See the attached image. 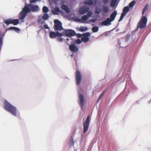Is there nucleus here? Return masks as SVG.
<instances>
[{"label": "nucleus", "instance_id": "nucleus-46", "mask_svg": "<svg viewBox=\"0 0 151 151\" xmlns=\"http://www.w3.org/2000/svg\"><path fill=\"white\" fill-rule=\"evenodd\" d=\"M82 36V35L81 34H79L78 35V37H81Z\"/></svg>", "mask_w": 151, "mask_h": 151}, {"label": "nucleus", "instance_id": "nucleus-47", "mask_svg": "<svg viewBox=\"0 0 151 151\" xmlns=\"http://www.w3.org/2000/svg\"><path fill=\"white\" fill-rule=\"evenodd\" d=\"M0 45H2V40H1V39H0Z\"/></svg>", "mask_w": 151, "mask_h": 151}, {"label": "nucleus", "instance_id": "nucleus-8", "mask_svg": "<svg viewBox=\"0 0 151 151\" xmlns=\"http://www.w3.org/2000/svg\"><path fill=\"white\" fill-rule=\"evenodd\" d=\"M63 33L66 36L69 37L74 36L76 35L75 32L74 30L70 29L65 30Z\"/></svg>", "mask_w": 151, "mask_h": 151}, {"label": "nucleus", "instance_id": "nucleus-20", "mask_svg": "<svg viewBox=\"0 0 151 151\" xmlns=\"http://www.w3.org/2000/svg\"><path fill=\"white\" fill-rule=\"evenodd\" d=\"M84 4L88 5H91L93 4V1L92 0H87L84 1Z\"/></svg>", "mask_w": 151, "mask_h": 151}, {"label": "nucleus", "instance_id": "nucleus-5", "mask_svg": "<svg viewBox=\"0 0 151 151\" xmlns=\"http://www.w3.org/2000/svg\"><path fill=\"white\" fill-rule=\"evenodd\" d=\"M25 6L28 7L29 10V12H36L38 11L39 10V7L37 5L34 6L30 4H27L26 3L25 4Z\"/></svg>", "mask_w": 151, "mask_h": 151}, {"label": "nucleus", "instance_id": "nucleus-50", "mask_svg": "<svg viewBox=\"0 0 151 151\" xmlns=\"http://www.w3.org/2000/svg\"><path fill=\"white\" fill-rule=\"evenodd\" d=\"M106 2V1H107V0H104Z\"/></svg>", "mask_w": 151, "mask_h": 151}, {"label": "nucleus", "instance_id": "nucleus-17", "mask_svg": "<svg viewBox=\"0 0 151 151\" xmlns=\"http://www.w3.org/2000/svg\"><path fill=\"white\" fill-rule=\"evenodd\" d=\"M49 37L52 39L55 38L56 37V32H51L50 33Z\"/></svg>", "mask_w": 151, "mask_h": 151}, {"label": "nucleus", "instance_id": "nucleus-33", "mask_svg": "<svg viewBox=\"0 0 151 151\" xmlns=\"http://www.w3.org/2000/svg\"><path fill=\"white\" fill-rule=\"evenodd\" d=\"M125 15V14H124L123 13H122L121 17L119 19V22H120V21H121L122 19H123V18Z\"/></svg>", "mask_w": 151, "mask_h": 151}, {"label": "nucleus", "instance_id": "nucleus-12", "mask_svg": "<svg viewBox=\"0 0 151 151\" xmlns=\"http://www.w3.org/2000/svg\"><path fill=\"white\" fill-rule=\"evenodd\" d=\"M69 49L72 51L76 52L78 50V48L76 47L74 44H71L69 46Z\"/></svg>", "mask_w": 151, "mask_h": 151}, {"label": "nucleus", "instance_id": "nucleus-23", "mask_svg": "<svg viewBox=\"0 0 151 151\" xmlns=\"http://www.w3.org/2000/svg\"><path fill=\"white\" fill-rule=\"evenodd\" d=\"M88 19V17L87 15H85L83 16L81 18V19L82 22L84 23V21Z\"/></svg>", "mask_w": 151, "mask_h": 151}, {"label": "nucleus", "instance_id": "nucleus-15", "mask_svg": "<svg viewBox=\"0 0 151 151\" xmlns=\"http://www.w3.org/2000/svg\"><path fill=\"white\" fill-rule=\"evenodd\" d=\"M61 8L64 10L67 13H69L70 12L69 9L66 5L64 4L62 5L61 6Z\"/></svg>", "mask_w": 151, "mask_h": 151}, {"label": "nucleus", "instance_id": "nucleus-18", "mask_svg": "<svg viewBox=\"0 0 151 151\" xmlns=\"http://www.w3.org/2000/svg\"><path fill=\"white\" fill-rule=\"evenodd\" d=\"M129 7L127 6L124 7L123 10V13L124 14H125L126 15L127 13L129 11Z\"/></svg>", "mask_w": 151, "mask_h": 151}, {"label": "nucleus", "instance_id": "nucleus-16", "mask_svg": "<svg viewBox=\"0 0 151 151\" xmlns=\"http://www.w3.org/2000/svg\"><path fill=\"white\" fill-rule=\"evenodd\" d=\"M52 12L55 14H58L59 12L62 13V11L60 10L58 7H56L53 11Z\"/></svg>", "mask_w": 151, "mask_h": 151}, {"label": "nucleus", "instance_id": "nucleus-37", "mask_svg": "<svg viewBox=\"0 0 151 151\" xmlns=\"http://www.w3.org/2000/svg\"><path fill=\"white\" fill-rule=\"evenodd\" d=\"M14 31L17 32L19 33L20 32V29L19 28L15 27Z\"/></svg>", "mask_w": 151, "mask_h": 151}, {"label": "nucleus", "instance_id": "nucleus-30", "mask_svg": "<svg viewBox=\"0 0 151 151\" xmlns=\"http://www.w3.org/2000/svg\"><path fill=\"white\" fill-rule=\"evenodd\" d=\"M106 90H104L103 91V92L101 93V94L100 95L99 97V98L98 100V101H99L100 100V99L103 96L105 93L106 92Z\"/></svg>", "mask_w": 151, "mask_h": 151}, {"label": "nucleus", "instance_id": "nucleus-19", "mask_svg": "<svg viewBox=\"0 0 151 151\" xmlns=\"http://www.w3.org/2000/svg\"><path fill=\"white\" fill-rule=\"evenodd\" d=\"M4 23L7 25L12 24V19L9 18L4 21Z\"/></svg>", "mask_w": 151, "mask_h": 151}, {"label": "nucleus", "instance_id": "nucleus-13", "mask_svg": "<svg viewBox=\"0 0 151 151\" xmlns=\"http://www.w3.org/2000/svg\"><path fill=\"white\" fill-rule=\"evenodd\" d=\"M111 22V20L110 19V18H108L105 20L103 21L101 23V24L102 25H108L111 24L110 23Z\"/></svg>", "mask_w": 151, "mask_h": 151}, {"label": "nucleus", "instance_id": "nucleus-2", "mask_svg": "<svg viewBox=\"0 0 151 151\" xmlns=\"http://www.w3.org/2000/svg\"><path fill=\"white\" fill-rule=\"evenodd\" d=\"M29 12V10L28 7L24 6L19 14V19L22 20L24 19Z\"/></svg>", "mask_w": 151, "mask_h": 151}, {"label": "nucleus", "instance_id": "nucleus-27", "mask_svg": "<svg viewBox=\"0 0 151 151\" xmlns=\"http://www.w3.org/2000/svg\"><path fill=\"white\" fill-rule=\"evenodd\" d=\"M92 30L93 32H96L98 31L99 28L97 27H93L92 28Z\"/></svg>", "mask_w": 151, "mask_h": 151}, {"label": "nucleus", "instance_id": "nucleus-1", "mask_svg": "<svg viewBox=\"0 0 151 151\" xmlns=\"http://www.w3.org/2000/svg\"><path fill=\"white\" fill-rule=\"evenodd\" d=\"M4 108L13 115L15 116H17V109L16 108L6 100H5L4 101Z\"/></svg>", "mask_w": 151, "mask_h": 151}, {"label": "nucleus", "instance_id": "nucleus-36", "mask_svg": "<svg viewBox=\"0 0 151 151\" xmlns=\"http://www.w3.org/2000/svg\"><path fill=\"white\" fill-rule=\"evenodd\" d=\"M92 14V12L91 11H88L87 13V16H88L89 17H90L91 16Z\"/></svg>", "mask_w": 151, "mask_h": 151}, {"label": "nucleus", "instance_id": "nucleus-42", "mask_svg": "<svg viewBox=\"0 0 151 151\" xmlns=\"http://www.w3.org/2000/svg\"><path fill=\"white\" fill-rule=\"evenodd\" d=\"M90 22H96V20L95 19H92L90 20Z\"/></svg>", "mask_w": 151, "mask_h": 151}, {"label": "nucleus", "instance_id": "nucleus-6", "mask_svg": "<svg viewBox=\"0 0 151 151\" xmlns=\"http://www.w3.org/2000/svg\"><path fill=\"white\" fill-rule=\"evenodd\" d=\"M90 117L89 115L88 116L85 121L83 123V131L84 133H85L88 129L90 122Z\"/></svg>", "mask_w": 151, "mask_h": 151}, {"label": "nucleus", "instance_id": "nucleus-40", "mask_svg": "<svg viewBox=\"0 0 151 151\" xmlns=\"http://www.w3.org/2000/svg\"><path fill=\"white\" fill-rule=\"evenodd\" d=\"M44 28L47 29H49L50 28L47 24H45L44 25Z\"/></svg>", "mask_w": 151, "mask_h": 151}, {"label": "nucleus", "instance_id": "nucleus-29", "mask_svg": "<svg viewBox=\"0 0 151 151\" xmlns=\"http://www.w3.org/2000/svg\"><path fill=\"white\" fill-rule=\"evenodd\" d=\"M48 11V7L46 6H44L43 8V11L44 13H47Z\"/></svg>", "mask_w": 151, "mask_h": 151}, {"label": "nucleus", "instance_id": "nucleus-34", "mask_svg": "<svg viewBox=\"0 0 151 151\" xmlns=\"http://www.w3.org/2000/svg\"><path fill=\"white\" fill-rule=\"evenodd\" d=\"M75 42L77 44H80L81 42V41L79 39H77L75 40Z\"/></svg>", "mask_w": 151, "mask_h": 151}, {"label": "nucleus", "instance_id": "nucleus-7", "mask_svg": "<svg viewBox=\"0 0 151 151\" xmlns=\"http://www.w3.org/2000/svg\"><path fill=\"white\" fill-rule=\"evenodd\" d=\"M75 73L76 83L77 85H79L81 82L82 75L80 71L78 70H76Z\"/></svg>", "mask_w": 151, "mask_h": 151}, {"label": "nucleus", "instance_id": "nucleus-41", "mask_svg": "<svg viewBox=\"0 0 151 151\" xmlns=\"http://www.w3.org/2000/svg\"><path fill=\"white\" fill-rule=\"evenodd\" d=\"M15 27H11L9 28L8 29L9 30H14Z\"/></svg>", "mask_w": 151, "mask_h": 151}, {"label": "nucleus", "instance_id": "nucleus-25", "mask_svg": "<svg viewBox=\"0 0 151 151\" xmlns=\"http://www.w3.org/2000/svg\"><path fill=\"white\" fill-rule=\"evenodd\" d=\"M88 30V28L86 27H81L80 28V30L81 32L85 31Z\"/></svg>", "mask_w": 151, "mask_h": 151}, {"label": "nucleus", "instance_id": "nucleus-21", "mask_svg": "<svg viewBox=\"0 0 151 151\" xmlns=\"http://www.w3.org/2000/svg\"><path fill=\"white\" fill-rule=\"evenodd\" d=\"M103 12L105 13H106L109 12V8L107 6H104L102 7Z\"/></svg>", "mask_w": 151, "mask_h": 151}, {"label": "nucleus", "instance_id": "nucleus-39", "mask_svg": "<svg viewBox=\"0 0 151 151\" xmlns=\"http://www.w3.org/2000/svg\"><path fill=\"white\" fill-rule=\"evenodd\" d=\"M57 40L60 42H62L63 41V39L61 37H58L57 38Z\"/></svg>", "mask_w": 151, "mask_h": 151}, {"label": "nucleus", "instance_id": "nucleus-10", "mask_svg": "<svg viewBox=\"0 0 151 151\" xmlns=\"http://www.w3.org/2000/svg\"><path fill=\"white\" fill-rule=\"evenodd\" d=\"M89 10L88 7L87 6H83L79 10V12L81 14H83L87 12Z\"/></svg>", "mask_w": 151, "mask_h": 151}, {"label": "nucleus", "instance_id": "nucleus-26", "mask_svg": "<svg viewBox=\"0 0 151 151\" xmlns=\"http://www.w3.org/2000/svg\"><path fill=\"white\" fill-rule=\"evenodd\" d=\"M101 11V9L98 7H97L95 8V12L96 14H99Z\"/></svg>", "mask_w": 151, "mask_h": 151}, {"label": "nucleus", "instance_id": "nucleus-14", "mask_svg": "<svg viewBox=\"0 0 151 151\" xmlns=\"http://www.w3.org/2000/svg\"><path fill=\"white\" fill-rule=\"evenodd\" d=\"M117 14V11H114L111 14L110 17V19L111 20V22L113 21L114 19Z\"/></svg>", "mask_w": 151, "mask_h": 151}, {"label": "nucleus", "instance_id": "nucleus-49", "mask_svg": "<svg viewBox=\"0 0 151 151\" xmlns=\"http://www.w3.org/2000/svg\"><path fill=\"white\" fill-rule=\"evenodd\" d=\"M118 42L119 44L120 43V41L119 40L118 41Z\"/></svg>", "mask_w": 151, "mask_h": 151}, {"label": "nucleus", "instance_id": "nucleus-43", "mask_svg": "<svg viewBox=\"0 0 151 151\" xmlns=\"http://www.w3.org/2000/svg\"><path fill=\"white\" fill-rule=\"evenodd\" d=\"M76 20H77V21L78 22H82V20L81 19H79L77 18V19H76Z\"/></svg>", "mask_w": 151, "mask_h": 151}, {"label": "nucleus", "instance_id": "nucleus-24", "mask_svg": "<svg viewBox=\"0 0 151 151\" xmlns=\"http://www.w3.org/2000/svg\"><path fill=\"white\" fill-rule=\"evenodd\" d=\"M49 18V15L46 13H44L42 16V18L44 20H46Z\"/></svg>", "mask_w": 151, "mask_h": 151}, {"label": "nucleus", "instance_id": "nucleus-11", "mask_svg": "<svg viewBox=\"0 0 151 151\" xmlns=\"http://www.w3.org/2000/svg\"><path fill=\"white\" fill-rule=\"evenodd\" d=\"M80 100L79 104L81 106V109L83 110V108L84 103L85 102L84 96L81 94H80L79 96Z\"/></svg>", "mask_w": 151, "mask_h": 151}, {"label": "nucleus", "instance_id": "nucleus-44", "mask_svg": "<svg viewBox=\"0 0 151 151\" xmlns=\"http://www.w3.org/2000/svg\"><path fill=\"white\" fill-rule=\"evenodd\" d=\"M103 2L105 4H108V0H107V2H105V1H104V0H103Z\"/></svg>", "mask_w": 151, "mask_h": 151}, {"label": "nucleus", "instance_id": "nucleus-9", "mask_svg": "<svg viewBox=\"0 0 151 151\" xmlns=\"http://www.w3.org/2000/svg\"><path fill=\"white\" fill-rule=\"evenodd\" d=\"M90 34L89 32L83 33L82 35V37H81V41L84 42H87L89 41V37L90 36Z\"/></svg>", "mask_w": 151, "mask_h": 151}, {"label": "nucleus", "instance_id": "nucleus-32", "mask_svg": "<svg viewBox=\"0 0 151 151\" xmlns=\"http://www.w3.org/2000/svg\"><path fill=\"white\" fill-rule=\"evenodd\" d=\"M117 0H112L111 3V5L112 6H114L116 4Z\"/></svg>", "mask_w": 151, "mask_h": 151}, {"label": "nucleus", "instance_id": "nucleus-22", "mask_svg": "<svg viewBox=\"0 0 151 151\" xmlns=\"http://www.w3.org/2000/svg\"><path fill=\"white\" fill-rule=\"evenodd\" d=\"M19 21L18 19H12V24L15 25L19 24Z\"/></svg>", "mask_w": 151, "mask_h": 151}, {"label": "nucleus", "instance_id": "nucleus-48", "mask_svg": "<svg viewBox=\"0 0 151 151\" xmlns=\"http://www.w3.org/2000/svg\"><path fill=\"white\" fill-rule=\"evenodd\" d=\"M66 40H67V41H69V38H67L66 39Z\"/></svg>", "mask_w": 151, "mask_h": 151}, {"label": "nucleus", "instance_id": "nucleus-35", "mask_svg": "<svg viewBox=\"0 0 151 151\" xmlns=\"http://www.w3.org/2000/svg\"><path fill=\"white\" fill-rule=\"evenodd\" d=\"M63 34L61 33H60L59 32H56V37L58 36L59 37H61L62 36Z\"/></svg>", "mask_w": 151, "mask_h": 151}, {"label": "nucleus", "instance_id": "nucleus-31", "mask_svg": "<svg viewBox=\"0 0 151 151\" xmlns=\"http://www.w3.org/2000/svg\"><path fill=\"white\" fill-rule=\"evenodd\" d=\"M135 3V1H132L129 4V6L130 7H132L134 5Z\"/></svg>", "mask_w": 151, "mask_h": 151}, {"label": "nucleus", "instance_id": "nucleus-3", "mask_svg": "<svg viewBox=\"0 0 151 151\" xmlns=\"http://www.w3.org/2000/svg\"><path fill=\"white\" fill-rule=\"evenodd\" d=\"M147 22V18L146 16H143L138 23L137 28L140 29L145 28L146 26Z\"/></svg>", "mask_w": 151, "mask_h": 151}, {"label": "nucleus", "instance_id": "nucleus-38", "mask_svg": "<svg viewBox=\"0 0 151 151\" xmlns=\"http://www.w3.org/2000/svg\"><path fill=\"white\" fill-rule=\"evenodd\" d=\"M38 0H30L29 1V2L31 4H32L33 3H34V2H35L37 1H38Z\"/></svg>", "mask_w": 151, "mask_h": 151}, {"label": "nucleus", "instance_id": "nucleus-28", "mask_svg": "<svg viewBox=\"0 0 151 151\" xmlns=\"http://www.w3.org/2000/svg\"><path fill=\"white\" fill-rule=\"evenodd\" d=\"M148 8V5L147 4L145 7L143 8L142 11V14L143 15L145 11Z\"/></svg>", "mask_w": 151, "mask_h": 151}, {"label": "nucleus", "instance_id": "nucleus-4", "mask_svg": "<svg viewBox=\"0 0 151 151\" xmlns=\"http://www.w3.org/2000/svg\"><path fill=\"white\" fill-rule=\"evenodd\" d=\"M54 27L55 30V31H61L63 29L62 24L58 20H55L54 21Z\"/></svg>", "mask_w": 151, "mask_h": 151}, {"label": "nucleus", "instance_id": "nucleus-45", "mask_svg": "<svg viewBox=\"0 0 151 151\" xmlns=\"http://www.w3.org/2000/svg\"><path fill=\"white\" fill-rule=\"evenodd\" d=\"M129 37H127L126 38V39H125V41L126 42H127V41L129 40Z\"/></svg>", "mask_w": 151, "mask_h": 151}]
</instances>
